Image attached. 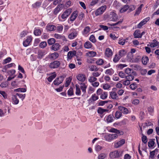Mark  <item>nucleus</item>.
Masks as SVG:
<instances>
[{
  "instance_id": "5701e85b",
  "label": "nucleus",
  "mask_w": 159,
  "mask_h": 159,
  "mask_svg": "<svg viewBox=\"0 0 159 159\" xmlns=\"http://www.w3.org/2000/svg\"><path fill=\"white\" fill-rule=\"evenodd\" d=\"M78 16V12L77 11H74L70 16V20H75Z\"/></svg>"
},
{
  "instance_id": "7ed1b4c3",
  "label": "nucleus",
  "mask_w": 159,
  "mask_h": 159,
  "mask_svg": "<svg viewBox=\"0 0 159 159\" xmlns=\"http://www.w3.org/2000/svg\"><path fill=\"white\" fill-rule=\"evenodd\" d=\"M111 158H114L119 157L120 154L119 152L118 151H115L111 152L109 155Z\"/></svg>"
},
{
  "instance_id": "cd10ccee",
  "label": "nucleus",
  "mask_w": 159,
  "mask_h": 159,
  "mask_svg": "<svg viewBox=\"0 0 159 159\" xmlns=\"http://www.w3.org/2000/svg\"><path fill=\"white\" fill-rule=\"evenodd\" d=\"M114 116L112 115H108L107 118V120L108 123L112 122L113 121Z\"/></svg>"
},
{
  "instance_id": "2f4dec72",
  "label": "nucleus",
  "mask_w": 159,
  "mask_h": 159,
  "mask_svg": "<svg viewBox=\"0 0 159 159\" xmlns=\"http://www.w3.org/2000/svg\"><path fill=\"white\" fill-rule=\"evenodd\" d=\"M126 53V52L124 50H120L119 52V56L120 58L125 56Z\"/></svg>"
},
{
  "instance_id": "6ab92c4d",
  "label": "nucleus",
  "mask_w": 159,
  "mask_h": 159,
  "mask_svg": "<svg viewBox=\"0 0 159 159\" xmlns=\"http://www.w3.org/2000/svg\"><path fill=\"white\" fill-rule=\"evenodd\" d=\"M105 55L107 57H110L112 56V50L109 48H108L106 49L105 52Z\"/></svg>"
},
{
  "instance_id": "79ce46f5",
  "label": "nucleus",
  "mask_w": 159,
  "mask_h": 159,
  "mask_svg": "<svg viewBox=\"0 0 159 159\" xmlns=\"http://www.w3.org/2000/svg\"><path fill=\"white\" fill-rule=\"evenodd\" d=\"M147 20H142L139 23L137 26L138 28H140L142 26L145 25L147 22Z\"/></svg>"
},
{
  "instance_id": "c03bdc74",
  "label": "nucleus",
  "mask_w": 159,
  "mask_h": 159,
  "mask_svg": "<svg viewBox=\"0 0 159 159\" xmlns=\"http://www.w3.org/2000/svg\"><path fill=\"white\" fill-rule=\"evenodd\" d=\"M55 41H56L54 39L51 38L48 40V43L49 45H51L53 44H54L55 43Z\"/></svg>"
},
{
  "instance_id": "b1692460",
  "label": "nucleus",
  "mask_w": 159,
  "mask_h": 159,
  "mask_svg": "<svg viewBox=\"0 0 159 159\" xmlns=\"http://www.w3.org/2000/svg\"><path fill=\"white\" fill-rule=\"evenodd\" d=\"M84 47L87 49H89L92 47V45L89 41L86 42L84 45Z\"/></svg>"
},
{
  "instance_id": "1a4fd4ad",
  "label": "nucleus",
  "mask_w": 159,
  "mask_h": 159,
  "mask_svg": "<svg viewBox=\"0 0 159 159\" xmlns=\"http://www.w3.org/2000/svg\"><path fill=\"white\" fill-rule=\"evenodd\" d=\"M64 80V77L60 76L57 78L53 81V84L55 85H58L61 84Z\"/></svg>"
},
{
  "instance_id": "20e7f679",
  "label": "nucleus",
  "mask_w": 159,
  "mask_h": 159,
  "mask_svg": "<svg viewBox=\"0 0 159 159\" xmlns=\"http://www.w3.org/2000/svg\"><path fill=\"white\" fill-rule=\"evenodd\" d=\"M106 5H104L98 8L96 11V15L97 16L102 14L106 10Z\"/></svg>"
},
{
  "instance_id": "e433bc0d",
  "label": "nucleus",
  "mask_w": 159,
  "mask_h": 159,
  "mask_svg": "<svg viewBox=\"0 0 159 159\" xmlns=\"http://www.w3.org/2000/svg\"><path fill=\"white\" fill-rule=\"evenodd\" d=\"M108 110L107 109H104L101 107L98 108V113L102 114L104 112L108 111Z\"/></svg>"
},
{
  "instance_id": "37998d69",
  "label": "nucleus",
  "mask_w": 159,
  "mask_h": 159,
  "mask_svg": "<svg viewBox=\"0 0 159 159\" xmlns=\"http://www.w3.org/2000/svg\"><path fill=\"white\" fill-rule=\"evenodd\" d=\"M56 74L55 73H53V75L48 78V80L49 82H51L52 80L56 77Z\"/></svg>"
},
{
  "instance_id": "393cba45",
  "label": "nucleus",
  "mask_w": 159,
  "mask_h": 159,
  "mask_svg": "<svg viewBox=\"0 0 159 159\" xmlns=\"http://www.w3.org/2000/svg\"><path fill=\"white\" fill-rule=\"evenodd\" d=\"M107 155L106 153H102L100 154L98 156V159H104L107 158Z\"/></svg>"
},
{
  "instance_id": "338daca9",
  "label": "nucleus",
  "mask_w": 159,
  "mask_h": 159,
  "mask_svg": "<svg viewBox=\"0 0 159 159\" xmlns=\"http://www.w3.org/2000/svg\"><path fill=\"white\" fill-rule=\"evenodd\" d=\"M16 72V71L14 70H7V73L9 75H13Z\"/></svg>"
},
{
  "instance_id": "6e6552de",
  "label": "nucleus",
  "mask_w": 159,
  "mask_h": 159,
  "mask_svg": "<svg viewBox=\"0 0 159 159\" xmlns=\"http://www.w3.org/2000/svg\"><path fill=\"white\" fill-rule=\"evenodd\" d=\"M78 34V32L75 30H72L71 33L68 35V37L70 39H73Z\"/></svg>"
},
{
  "instance_id": "49530a36",
  "label": "nucleus",
  "mask_w": 159,
  "mask_h": 159,
  "mask_svg": "<svg viewBox=\"0 0 159 159\" xmlns=\"http://www.w3.org/2000/svg\"><path fill=\"white\" fill-rule=\"evenodd\" d=\"M98 99V96L96 95L95 94H94L92 96L90 100H92L93 102H94Z\"/></svg>"
},
{
  "instance_id": "f03ea898",
  "label": "nucleus",
  "mask_w": 159,
  "mask_h": 159,
  "mask_svg": "<svg viewBox=\"0 0 159 159\" xmlns=\"http://www.w3.org/2000/svg\"><path fill=\"white\" fill-rule=\"evenodd\" d=\"M125 72L128 75L126 76H129L134 77L136 75V72L130 68H126L125 70Z\"/></svg>"
},
{
  "instance_id": "39448f33",
  "label": "nucleus",
  "mask_w": 159,
  "mask_h": 159,
  "mask_svg": "<svg viewBox=\"0 0 159 159\" xmlns=\"http://www.w3.org/2000/svg\"><path fill=\"white\" fill-rule=\"evenodd\" d=\"M134 77L129 76H125L126 80L123 82V84L125 85H128L130 83V81L134 80Z\"/></svg>"
},
{
  "instance_id": "dca6fc26",
  "label": "nucleus",
  "mask_w": 159,
  "mask_h": 159,
  "mask_svg": "<svg viewBox=\"0 0 159 159\" xmlns=\"http://www.w3.org/2000/svg\"><path fill=\"white\" fill-rule=\"evenodd\" d=\"M125 143V140L124 139H122L119 142H117L115 144V148H118L121 146L123 145Z\"/></svg>"
},
{
  "instance_id": "a878e982",
  "label": "nucleus",
  "mask_w": 159,
  "mask_h": 159,
  "mask_svg": "<svg viewBox=\"0 0 159 159\" xmlns=\"http://www.w3.org/2000/svg\"><path fill=\"white\" fill-rule=\"evenodd\" d=\"M159 43L156 41L155 40H153V42L151 43L149 46L152 48H154L157 46ZM148 46H149V45L148 44Z\"/></svg>"
},
{
  "instance_id": "c9c22d12",
  "label": "nucleus",
  "mask_w": 159,
  "mask_h": 159,
  "mask_svg": "<svg viewBox=\"0 0 159 159\" xmlns=\"http://www.w3.org/2000/svg\"><path fill=\"white\" fill-rule=\"evenodd\" d=\"M89 70L91 71H97L98 70V68L95 66L92 65L89 67Z\"/></svg>"
},
{
  "instance_id": "09e8293b",
  "label": "nucleus",
  "mask_w": 159,
  "mask_h": 159,
  "mask_svg": "<svg viewBox=\"0 0 159 159\" xmlns=\"http://www.w3.org/2000/svg\"><path fill=\"white\" fill-rule=\"evenodd\" d=\"M34 34L36 36H39L41 34V31L40 29H36L34 31Z\"/></svg>"
},
{
  "instance_id": "ea45409f",
  "label": "nucleus",
  "mask_w": 159,
  "mask_h": 159,
  "mask_svg": "<svg viewBox=\"0 0 159 159\" xmlns=\"http://www.w3.org/2000/svg\"><path fill=\"white\" fill-rule=\"evenodd\" d=\"M97 80V78L93 76H91L89 78L88 81L90 83H93Z\"/></svg>"
},
{
  "instance_id": "de8ad7c7",
  "label": "nucleus",
  "mask_w": 159,
  "mask_h": 159,
  "mask_svg": "<svg viewBox=\"0 0 159 159\" xmlns=\"http://www.w3.org/2000/svg\"><path fill=\"white\" fill-rule=\"evenodd\" d=\"M55 27L56 30H57V31L59 32H60L63 29V27L61 25H60L57 26H55Z\"/></svg>"
},
{
  "instance_id": "c85d7f7f",
  "label": "nucleus",
  "mask_w": 159,
  "mask_h": 159,
  "mask_svg": "<svg viewBox=\"0 0 159 159\" xmlns=\"http://www.w3.org/2000/svg\"><path fill=\"white\" fill-rule=\"evenodd\" d=\"M76 92L75 94L77 95H81V91L80 88L79 87V85L78 84L75 85Z\"/></svg>"
},
{
  "instance_id": "4c0bfd02",
  "label": "nucleus",
  "mask_w": 159,
  "mask_h": 159,
  "mask_svg": "<svg viewBox=\"0 0 159 159\" xmlns=\"http://www.w3.org/2000/svg\"><path fill=\"white\" fill-rule=\"evenodd\" d=\"M148 61V58L147 56L143 57L142 58V62L143 64L146 65Z\"/></svg>"
},
{
  "instance_id": "3c124183",
  "label": "nucleus",
  "mask_w": 159,
  "mask_h": 159,
  "mask_svg": "<svg viewBox=\"0 0 159 159\" xmlns=\"http://www.w3.org/2000/svg\"><path fill=\"white\" fill-rule=\"evenodd\" d=\"M129 87L132 90H134L137 88V84L135 83H133L129 85Z\"/></svg>"
},
{
  "instance_id": "423d86ee",
  "label": "nucleus",
  "mask_w": 159,
  "mask_h": 159,
  "mask_svg": "<svg viewBox=\"0 0 159 159\" xmlns=\"http://www.w3.org/2000/svg\"><path fill=\"white\" fill-rule=\"evenodd\" d=\"M72 12V9L69 8L66 10L61 15V18L62 19H66Z\"/></svg>"
},
{
  "instance_id": "6e6d98bb",
  "label": "nucleus",
  "mask_w": 159,
  "mask_h": 159,
  "mask_svg": "<svg viewBox=\"0 0 159 159\" xmlns=\"http://www.w3.org/2000/svg\"><path fill=\"white\" fill-rule=\"evenodd\" d=\"M120 58L119 56H118L117 54H116L113 58V61L114 62L116 63L119 61Z\"/></svg>"
},
{
  "instance_id": "7c9ffc66",
  "label": "nucleus",
  "mask_w": 159,
  "mask_h": 159,
  "mask_svg": "<svg viewBox=\"0 0 159 159\" xmlns=\"http://www.w3.org/2000/svg\"><path fill=\"white\" fill-rule=\"evenodd\" d=\"M87 87V86L84 84H81V85L80 87V88L83 93L84 94L86 93V89Z\"/></svg>"
},
{
  "instance_id": "a19ab883",
  "label": "nucleus",
  "mask_w": 159,
  "mask_h": 159,
  "mask_svg": "<svg viewBox=\"0 0 159 159\" xmlns=\"http://www.w3.org/2000/svg\"><path fill=\"white\" fill-rule=\"evenodd\" d=\"M129 8V7L128 5H125L120 9V12L121 13H123L126 11Z\"/></svg>"
},
{
  "instance_id": "2eb2a0df",
  "label": "nucleus",
  "mask_w": 159,
  "mask_h": 159,
  "mask_svg": "<svg viewBox=\"0 0 159 159\" xmlns=\"http://www.w3.org/2000/svg\"><path fill=\"white\" fill-rule=\"evenodd\" d=\"M109 18L111 20H116L117 19V16L115 13L111 12L109 15Z\"/></svg>"
},
{
  "instance_id": "9b49d317",
  "label": "nucleus",
  "mask_w": 159,
  "mask_h": 159,
  "mask_svg": "<svg viewBox=\"0 0 159 159\" xmlns=\"http://www.w3.org/2000/svg\"><path fill=\"white\" fill-rule=\"evenodd\" d=\"M63 4H58L54 10L53 12L54 14H57L58 12L62 9Z\"/></svg>"
},
{
  "instance_id": "a18cd8bd",
  "label": "nucleus",
  "mask_w": 159,
  "mask_h": 159,
  "mask_svg": "<svg viewBox=\"0 0 159 159\" xmlns=\"http://www.w3.org/2000/svg\"><path fill=\"white\" fill-rule=\"evenodd\" d=\"M15 91L17 92H25L26 91V89L25 88H19L14 90Z\"/></svg>"
},
{
  "instance_id": "680f3d73",
  "label": "nucleus",
  "mask_w": 159,
  "mask_h": 159,
  "mask_svg": "<svg viewBox=\"0 0 159 159\" xmlns=\"http://www.w3.org/2000/svg\"><path fill=\"white\" fill-rule=\"evenodd\" d=\"M89 40L92 42L93 43H94L96 42V40L95 37L93 35H91L89 38Z\"/></svg>"
},
{
  "instance_id": "8fccbe9b",
  "label": "nucleus",
  "mask_w": 159,
  "mask_h": 159,
  "mask_svg": "<svg viewBox=\"0 0 159 159\" xmlns=\"http://www.w3.org/2000/svg\"><path fill=\"white\" fill-rule=\"evenodd\" d=\"M113 70L112 69H107L105 73L106 74L111 75L113 74Z\"/></svg>"
},
{
  "instance_id": "473e14b6",
  "label": "nucleus",
  "mask_w": 159,
  "mask_h": 159,
  "mask_svg": "<svg viewBox=\"0 0 159 159\" xmlns=\"http://www.w3.org/2000/svg\"><path fill=\"white\" fill-rule=\"evenodd\" d=\"M76 54L75 51H70L67 54V56L69 58L71 59L72 57L75 56Z\"/></svg>"
},
{
  "instance_id": "ddd939ff",
  "label": "nucleus",
  "mask_w": 159,
  "mask_h": 159,
  "mask_svg": "<svg viewBox=\"0 0 159 159\" xmlns=\"http://www.w3.org/2000/svg\"><path fill=\"white\" fill-rule=\"evenodd\" d=\"M118 109L124 114H127L129 113L128 109L124 107L119 106L118 107Z\"/></svg>"
},
{
  "instance_id": "4be33fe9",
  "label": "nucleus",
  "mask_w": 159,
  "mask_h": 159,
  "mask_svg": "<svg viewBox=\"0 0 159 159\" xmlns=\"http://www.w3.org/2000/svg\"><path fill=\"white\" fill-rule=\"evenodd\" d=\"M97 55L96 52L94 51H89L86 53V55L89 57H93Z\"/></svg>"
},
{
  "instance_id": "9d476101",
  "label": "nucleus",
  "mask_w": 159,
  "mask_h": 159,
  "mask_svg": "<svg viewBox=\"0 0 159 159\" xmlns=\"http://www.w3.org/2000/svg\"><path fill=\"white\" fill-rule=\"evenodd\" d=\"M76 78L78 80L81 82H83L86 79V77L84 74H80L76 76Z\"/></svg>"
},
{
  "instance_id": "e2e57ef3",
  "label": "nucleus",
  "mask_w": 159,
  "mask_h": 159,
  "mask_svg": "<svg viewBox=\"0 0 159 159\" xmlns=\"http://www.w3.org/2000/svg\"><path fill=\"white\" fill-rule=\"evenodd\" d=\"M101 74V73L97 71H95L92 73L93 76H94L95 77H97L99 76Z\"/></svg>"
},
{
  "instance_id": "052dcab7",
  "label": "nucleus",
  "mask_w": 159,
  "mask_h": 159,
  "mask_svg": "<svg viewBox=\"0 0 159 159\" xmlns=\"http://www.w3.org/2000/svg\"><path fill=\"white\" fill-rule=\"evenodd\" d=\"M121 113L118 111L116 112L115 114V117L117 119L120 118L121 116Z\"/></svg>"
},
{
  "instance_id": "a211bd4d",
  "label": "nucleus",
  "mask_w": 159,
  "mask_h": 159,
  "mask_svg": "<svg viewBox=\"0 0 159 159\" xmlns=\"http://www.w3.org/2000/svg\"><path fill=\"white\" fill-rule=\"evenodd\" d=\"M12 102L14 104H17L19 102V100L17 98L16 94L13 95L12 97Z\"/></svg>"
},
{
  "instance_id": "774afa93",
  "label": "nucleus",
  "mask_w": 159,
  "mask_h": 159,
  "mask_svg": "<svg viewBox=\"0 0 159 159\" xmlns=\"http://www.w3.org/2000/svg\"><path fill=\"white\" fill-rule=\"evenodd\" d=\"M0 94H1L3 97L5 98L6 99L7 98V95L4 91H0Z\"/></svg>"
},
{
  "instance_id": "bb28decb",
  "label": "nucleus",
  "mask_w": 159,
  "mask_h": 159,
  "mask_svg": "<svg viewBox=\"0 0 159 159\" xmlns=\"http://www.w3.org/2000/svg\"><path fill=\"white\" fill-rule=\"evenodd\" d=\"M47 29L48 30L51 31L56 30L55 26L53 25H50L47 26Z\"/></svg>"
},
{
  "instance_id": "72a5a7b5",
  "label": "nucleus",
  "mask_w": 159,
  "mask_h": 159,
  "mask_svg": "<svg viewBox=\"0 0 159 159\" xmlns=\"http://www.w3.org/2000/svg\"><path fill=\"white\" fill-rule=\"evenodd\" d=\"M108 93L107 92H104L102 93L100 95V98L103 100L106 99L107 97Z\"/></svg>"
},
{
  "instance_id": "13d9d810",
  "label": "nucleus",
  "mask_w": 159,
  "mask_h": 159,
  "mask_svg": "<svg viewBox=\"0 0 159 159\" xmlns=\"http://www.w3.org/2000/svg\"><path fill=\"white\" fill-rule=\"evenodd\" d=\"M90 30V28L89 26H86L84 30V34H87L88 33Z\"/></svg>"
},
{
  "instance_id": "69168bd1",
  "label": "nucleus",
  "mask_w": 159,
  "mask_h": 159,
  "mask_svg": "<svg viewBox=\"0 0 159 159\" xmlns=\"http://www.w3.org/2000/svg\"><path fill=\"white\" fill-rule=\"evenodd\" d=\"M96 63L99 65H102L103 63V61L102 59H98Z\"/></svg>"
},
{
  "instance_id": "4468645a",
  "label": "nucleus",
  "mask_w": 159,
  "mask_h": 159,
  "mask_svg": "<svg viewBox=\"0 0 159 159\" xmlns=\"http://www.w3.org/2000/svg\"><path fill=\"white\" fill-rule=\"evenodd\" d=\"M110 95L111 98L115 100H117L119 99L118 97L117 96V95L116 93L114 91H112L110 92Z\"/></svg>"
},
{
  "instance_id": "0e129e2a",
  "label": "nucleus",
  "mask_w": 159,
  "mask_h": 159,
  "mask_svg": "<svg viewBox=\"0 0 159 159\" xmlns=\"http://www.w3.org/2000/svg\"><path fill=\"white\" fill-rule=\"evenodd\" d=\"M142 140L143 142L144 143L146 144L147 142V137L145 135H143L142 137Z\"/></svg>"
},
{
  "instance_id": "f8f14e48",
  "label": "nucleus",
  "mask_w": 159,
  "mask_h": 159,
  "mask_svg": "<svg viewBox=\"0 0 159 159\" xmlns=\"http://www.w3.org/2000/svg\"><path fill=\"white\" fill-rule=\"evenodd\" d=\"M32 39L30 36H28L26 39L23 42V44L25 47H27L29 45Z\"/></svg>"
},
{
  "instance_id": "f257e3e1",
  "label": "nucleus",
  "mask_w": 159,
  "mask_h": 159,
  "mask_svg": "<svg viewBox=\"0 0 159 159\" xmlns=\"http://www.w3.org/2000/svg\"><path fill=\"white\" fill-rule=\"evenodd\" d=\"M118 136V135L116 134H108L105 135L104 136V138L106 141L111 142L112 140L116 139Z\"/></svg>"
},
{
  "instance_id": "58836bf2",
  "label": "nucleus",
  "mask_w": 159,
  "mask_h": 159,
  "mask_svg": "<svg viewBox=\"0 0 159 159\" xmlns=\"http://www.w3.org/2000/svg\"><path fill=\"white\" fill-rule=\"evenodd\" d=\"M155 140V139H152L148 142V145L149 147H152L154 145L155 143L154 141Z\"/></svg>"
},
{
  "instance_id": "f704fd0d",
  "label": "nucleus",
  "mask_w": 159,
  "mask_h": 159,
  "mask_svg": "<svg viewBox=\"0 0 159 159\" xmlns=\"http://www.w3.org/2000/svg\"><path fill=\"white\" fill-rule=\"evenodd\" d=\"M59 55L57 52H54L51 55L50 58L54 60L56 59L59 57Z\"/></svg>"
},
{
  "instance_id": "412c9836",
  "label": "nucleus",
  "mask_w": 159,
  "mask_h": 159,
  "mask_svg": "<svg viewBox=\"0 0 159 159\" xmlns=\"http://www.w3.org/2000/svg\"><path fill=\"white\" fill-rule=\"evenodd\" d=\"M60 46L59 44L57 43L52 45L51 49L55 51H57L59 49Z\"/></svg>"
},
{
  "instance_id": "0eeeda50",
  "label": "nucleus",
  "mask_w": 159,
  "mask_h": 159,
  "mask_svg": "<svg viewBox=\"0 0 159 159\" xmlns=\"http://www.w3.org/2000/svg\"><path fill=\"white\" fill-rule=\"evenodd\" d=\"M60 65V62L57 61H54L51 63L49 65L50 68L54 69L58 67Z\"/></svg>"
},
{
  "instance_id": "aec40b11",
  "label": "nucleus",
  "mask_w": 159,
  "mask_h": 159,
  "mask_svg": "<svg viewBox=\"0 0 159 159\" xmlns=\"http://www.w3.org/2000/svg\"><path fill=\"white\" fill-rule=\"evenodd\" d=\"M110 131L112 133H115V134H116L117 135L118 134H119L120 135L123 134L122 131H120L119 130H118L117 129L115 128H112Z\"/></svg>"
},
{
  "instance_id": "c756f323",
  "label": "nucleus",
  "mask_w": 159,
  "mask_h": 159,
  "mask_svg": "<svg viewBox=\"0 0 159 159\" xmlns=\"http://www.w3.org/2000/svg\"><path fill=\"white\" fill-rule=\"evenodd\" d=\"M54 37L55 38L58 39L63 40L65 38L64 36L56 34H54Z\"/></svg>"
},
{
  "instance_id": "603ef678",
  "label": "nucleus",
  "mask_w": 159,
  "mask_h": 159,
  "mask_svg": "<svg viewBox=\"0 0 159 159\" xmlns=\"http://www.w3.org/2000/svg\"><path fill=\"white\" fill-rule=\"evenodd\" d=\"M47 45L46 42L44 41L41 42L39 45L40 47L41 48H44Z\"/></svg>"
},
{
  "instance_id": "bf43d9fd",
  "label": "nucleus",
  "mask_w": 159,
  "mask_h": 159,
  "mask_svg": "<svg viewBox=\"0 0 159 159\" xmlns=\"http://www.w3.org/2000/svg\"><path fill=\"white\" fill-rule=\"evenodd\" d=\"M16 94V95H17V96H18L20 98H21V100L22 101H23L25 97V94H21L17 93Z\"/></svg>"
},
{
  "instance_id": "4d7b16f0",
  "label": "nucleus",
  "mask_w": 159,
  "mask_h": 159,
  "mask_svg": "<svg viewBox=\"0 0 159 159\" xmlns=\"http://www.w3.org/2000/svg\"><path fill=\"white\" fill-rule=\"evenodd\" d=\"M71 80L72 79L70 78V77H69L68 79H67L65 84V86L66 87H67L70 85Z\"/></svg>"
},
{
  "instance_id": "5fc2aeb1",
  "label": "nucleus",
  "mask_w": 159,
  "mask_h": 159,
  "mask_svg": "<svg viewBox=\"0 0 159 159\" xmlns=\"http://www.w3.org/2000/svg\"><path fill=\"white\" fill-rule=\"evenodd\" d=\"M68 95L69 96H72L74 94L73 89L72 88L70 87L67 92Z\"/></svg>"
},
{
  "instance_id": "864d4df0",
  "label": "nucleus",
  "mask_w": 159,
  "mask_h": 159,
  "mask_svg": "<svg viewBox=\"0 0 159 159\" xmlns=\"http://www.w3.org/2000/svg\"><path fill=\"white\" fill-rule=\"evenodd\" d=\"M8 85L7 81H5L2 83L0 84V86L2 88H5L7 87Z\"/></svg>"
},
{
  "instance_id": "f3484780",
  "label": "nucleus",
  "mask_w": 159,
  "mask_h": 159,
  "mask_svg": "<svg viewBox=\"0 0 159 159\" xmlns=\"http://www.w3.org/2000/svg\"><path fill=\"white\" fill-rule=\"evenodd\" d=\"M133 35L135 38H141V35H140V30H136L134 33Z\"/></svg>"
}]
</instances>
